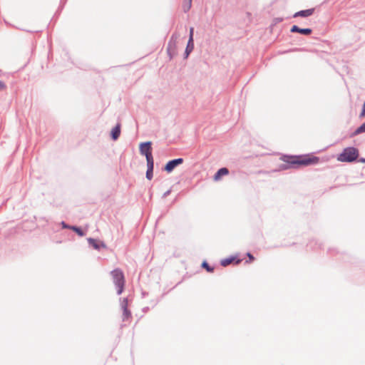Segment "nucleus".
<instances>
[{
  "mask_svg": "<svg viewBox=\"0 0 365 365\" xmlns=\"http://www.w3.org/2000/svg\"><path fill=\"white\" fill-rule=\"evenodd\" d=\"M172 45L173 46V48L175 49L176 47V42L175 41H173L169 43L168 51H170L171 49Z\"/></svg>",
  "mask_w": 365,
  "mask_h": 365,
  "instance_id": "nucleus-22",
  "label": "nucleus"
},
{
  "mask_svg": "<svg viewBox=\"0 0 365 365\" xmlns=\"http://www.w3.org/2000/svg\"><path fill=\"white\" fill-rule=\"evenodd\" d=\"M314 11V9L302 10V11L295 13L294 14V17H298V16L307 17V16L312 15Z\"/></svg>",
  "mask_w": 365,
  "mask_h": 365,
  "instance_id": "nucleus-9",
  "label": "nucleus"
},
{
  "mask_svg": "<svg viewBox=\"0 0 365 365\" xmlns=\"http://www.w3.org/2000/svg\"><path fill=\"white\" fill-rule=\"evenodd\" d=\"M193 34H194V29L192 27H191L190 29V37H189V40H190V43H192V41H193Z\"/></svg>",
  "mask_w": 365,
  "mask_h": 365,
  "instance_id": "nucleus-19",
  "label": "nucleus"
},
{
  "mask_svg": "<svg viewBox=\"0 0 365 365\" xmlns=\"http://www.w3.org/2000/svg\"><path fill=\"white\" fill-rule=\"evenodd\" d=\"M140 152L146 158L147 162L153 161L151 142L143 143L140 145Z\"/></svg>",
  "mask_w": 365,
  "mask_h": 365,
  "instance_id": "nucleus-3",
  "label": "nucleus"
},
{
  "mask_svg": "<svg viewBox=\"0 0 365 365\" xmlns=\"http://www.w3.org/2000/svg\"><path fill=\"white\" fill-rule=\"evenodd\" d=\"M279 160L282 162L279 165V170H285L291 168H298L303 166H309L317 164L319 158L313 155H282Z\"/></svg>",
  "mask_w": 365,
  "mask_h": 365,
  "instance_id": "nucleus-1",
  "label": "nucleus"
},
{
  "mask_svg": "<svg viewBox=\"0 0 365 365\" xmlns=\"http://www.w3.org/2000/svg\"><path fill=\"white\" fill-rule=\"evenodd\" d=\"M110 135H111V138L113 139H114V128H113L111 130H110Z\"/></svg>",
  "mask_w": 365,
  "mask_h": 365,
  "instance_id": "nucleus-24",
  "label": "nucleus"
},
{
  "mask_svg": "<svg viewBox=\"0 0 365 365\" xmlns=\"http://www.w3.org/2000/svg\"><path fill=\"white\" fill-rule=\"evenodd\" d=\"M291 32H297L303 35H309L312 34V31L311 29H300L297 26L294 25L291 28Z\"/></svg>",
  "mask_w": 365,
  "mask_h": 365,
  "instance_id": "nucleus-7",
  "label": "nucleus"
},
{
  "mask_svg": "<svg viewBox=\"0 0 365 365\" xmlns=\"http://www.w3.org/2000/svg\"><path fill=\"white\" fill-rule=\"evenodd\" d=\"M365 117V101L363 105L361 113H360V118H364Z\"/></svg>",
  "mask_w": 365,
  "mask_h": 365,
  "instance_id": "nucleus-21",
  "label": "nucleus"
},
{
  "mask_svg": "<svg viewBox=\"0 0 365 365\" xmlns=\"http://www.w3.org/2000/svg\"><path fill=\"white\" fill-rule=\"evenodd\" d=\"M194 48V43H193V41H192V43H190V40L188 41V43H187V48H186V53L188 54L189 53H190L192 49Z\"/></svg>",
  "mask_w": 365,
  "mask_h": 365,
  "instance_id": "nucleus-17",
  "label": "nucleus"
},
{
  "mask_svg": "<svg viewBox=\"0 0 365 365\" xmlns=\"http://www.w3.org/2000/svg\"><path fill=\"white\" fill-rule=\"evenodd\" d=\"M202 267L203 268H205L208 272H213L214 271V268L213 267H211L207 262L204 261L202 263Z\"/></svg>",
  "mask_w": 365,
  "mask_h": 365,
  "instance_id": "nucleus-15",
  "label": "nucleus"
},
{
  "mask_svg": "<svg viewBox=\"0 0 365 365\" xmlns=\"http://www.w3.org/2000/svg\"><path fill=\"white\" fill-rule=\"evenodd\" d=\"M359 156V150L356 148L349 147L344 148L341 154L337 157L340 162H352Z\"/></svg>",
  "mask_w": 365,
  "mask_h": 365,
  "instance_id": "nucleus-2",
  "label": "nucleus"
},
{
  "mask_svg": "<svg viewBox=\"0 0 365 365\" xmlns=\"http://www.w3.org/2000/svg\"><path fill=\"white\" fill-rule=\"evenodd\" d=\"M73 231L76 232L79 236L82 237L85 235V233L82 231V230L78 227L72 226L69 227Z\"/></svg>",
  "mask_w": 365,
  "mask_h": 365,
  "instance_id": "nucleus-14",
  "label": "nucleus"
},
{
  "mask_svg": "<svg viewBox=\"0 0 365 365\" xmlns=\"http://www.w3.org/2000/svg\"><path fill=\"white\" fill-rule=\"evenodd\" d=\"M120 133V125H115V140L118 138Z\"/></svg>",
  "mask_w": 365,
  "mask_h": 365,
  "instance_id": "nucleus-18",
  "label": "nucleus"
},
{
  "mask_svg": "<svg viewBox=\"0 0 365 365\" xmlns=\"http://www.w3.org/2000/svg\"><path fill=\"white\" fill-rule=\"evenodd\" d=\"M241 261V259H237L235 261V264H239Z\"/></svg>",
  "mask_w": 365,
  "mask_h": 365,
  "instance_id": "nucleus-25",
  "label": "nucleus"
},
{
  "mask_svg": "<svg viewBox=\"0 0 365 365\" xmlns=\"http://www.w3.org/2000/svg\"><path fill=\"white\" fill-rule=\"evenodd\" d=\"M147 165H148V170L146 172V178L148 180H151L153 178L154 162L153 161L147 162Z\"/></svg>",
  "mask_w": 365,
  "mask_h": 365,
  "instance_id": "nucleus-10",
  "label": "nucleus"
},
{
  "mask_svg": "<svg viewBox=\"0 0 365 365\" xmlns=\"http://www.w3.org/2000/svg\"><path fill=\"white\" fill-rule=\"evenodd\" d=\"M235 261V257H231L229 258L222 259L220 264L222 266L226 267V266L230 264L231 263L234 262Z\"/></svg>",
  "mask_w": 365,
  "mask_h": 365,
  "instance_id": "nucleus-12",
  "label": "nucleus"
},
{
  "mask_svg": "<svg viewBox=\"0 0 365 365\" xmlns=\"http://www.w3.org/2000/svg\"><path fill=\"white\" fill-rule=\"evenodd\" d=\"M191 5L192 0H187V2H185L182 6L183 10L185 11H187L191 8Z\"/></svg>",
  "mask_w": 365,
  "mask_h": 365,
  "instance_id": "nucleus-16",
  "label": "nucleus"
},
{
  "mask_svg": "<svg viewBox=\"0 0 365 365\" xmlns=\"http://www.w3.org/2000/svg\"><path fill=\"white\" fill-rule=\"evenodd\" d=\"M128 301L127 299H123L120 302V309L123 312V320L128 321L131 318V313L128 309Z\"/></svg>",
  "mask_w": 365,
  "mask_h": 365,
  "instance_id": "nucleus-4",
  "label": "nucleus"
},
{
  "mask_svg": "<svg viewBox=\"0 0 365 365\" xmlns=\"http://www.w3.org/2000/svg\"><path fill=\"white\" fill-rule=\"evenodd\" d=\"M182 158H178L170 160L165 166V170L168 173H171L178 165L183 163Z\"/></svg>",
  "mask_w": 365,
  "mask_h": 365,
  "instance_id": "nucleus-6",
  "label": "nucleus"
},
{
  "mask_svg": "<svg viewBox=\"0 0 365 365\" xmlns=\"http://www.w3.org/2000/svg\"><path fill=\"white\" fill-rule=\"evenodd\" d=\"M4 88H5L4 84L3 83V82H1V81H0V90L4 89Z\"/></svg>",
  "mask_w": 365,
  "mask_h": 365,
  "instance_id": "nucleus-23",
  "label": "nucleus"
},
{
  "mask_svg": "<svg viewBox=\"0 0 365 365\" xmlns=\"http://www.w3.org/2000/svg\"><path fill=\"white\" fill-rule=\"evenodd\" d=\"M115 285L118 287V293L120 294L123 292L124 286V277L122 272L115 269Z\"/></svg>",
  "mask_w": 365,
  "mask_h": 365,
  "instance_id": "nucleus-5",
  "label": "nucleus"
},
{
  "mask_svg": "<svg viewBox=\"0 0 365 365\" xmlns=\"http://www.w3.org/2000/svg\"><path fill=\"white\" fill-rule=\"evenodd\" d=\"M247 255L249 257V261H247V263L252 262L255 260V257L250 253H247Z\"/></svg>",
  "mask_w": 365,
  "mask_h": 365,
  "instance_id": "nucleus-20",
  "label": "nucleus"
},
{
  "mask_svg": "<svg viewBox=\"0 0 365 365\" xmlns=\"http://www.w3.org/2000/svg\"><path fill=\"white\" fill-rule=\"evenodd\" d=\"M365 132V123H363L361 126H359L351 135V136H355L360 133Z\"/></svg>",
  "mask_w": 365,
  "mask_h": 365,
  "instance_id": "nucleus-13",
  "label": "nucleus"
},
{
  "mask_svg": "<svg viewBox=\"0 0 365 365\" xmlns=\"http://www.w3.org/2000/svg\"><path fill=\"white\" fill-rule=\"evenodd\" d=\"M229 174V170L226 168H220L214 175L213 179L215 181H219L222 176Z\"/></svg>",
  "mask_w": 365,
  "mask_h": 365,
  "instance_id": "nucleus-8",
  "label": "nucleus"
},
{
  "mask_svg": "<svg viewBox=\"0 0 365 365\" xmlns=\"http://www.w3.org/2000/svg\"><path fill=\"white\" fill-rule=\"evenodd\" d=\"M88 242L89 245L96 250H99L101 246H104L103 244H100L99 242L93 238H88Z\"/></svg>",
  "mask_w": 365,
  "mask_h": 365,
  "instance_id": "nucleus-11",
  "label": "nucleus"
}]
</instances>
